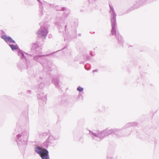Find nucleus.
Segmentation results:
<instances>
[{"mask_svg":"<svg viewBox=\"0 0 159 159\" xmlns=\"http://www.w3.org/2000/svg\"><path fill=\"white\" fill-rule=\"evenodd\" d=\"M35 150L42 159H49L48 152L46 149L38 147L35 148Z\"/></svg>","mask_w":159,"mask_h":159,"instance_id":"f257e3e1","label":"nucleus"},{"mask_svg":"<svg viewBox=\"0 0 159 159\" xmlns=\"http://www.w3.org/2000/svg\"><path fill=\"white\" fill-rule=\"evenodd\" d=\"M1 38L3 39L6 42H9L11 43H15V42L13 40L11 37H7L6 35H3L2 36Z\"/></svg>","mask_w":159,"mask_h":159,"instance_id":"f03ea898","label":"nucleus"},{"mask_svg":"<svg viewBox=\"0 0 159 159\" xmlns=\"http://www.w3.org/2000/svg\"><path fill=\"white\" fill-rule=\"evenodd\" d=\"M9 46L10 47L12 50L17 49L18 48V46L17 45H9Z\"/></svg>","mask_w":159,"mask_h":159,"instance_id":"7ed1b4c3","label":"nucleus"},{"mask_svg":"<svg viewBox=\"0 0 159 159\" xmlns=\"http://www.w3.org/2000/svg\"><path fill=\"white\" fill-rule=\"evenodd\" d=\"M77 90L80 92H81L83 90V89L80 87H79L77 88Z\"/></svg>","mask_w":159,"mask_h":159,"instance_id":"20e7f679","label":"nucleus"},{"mask_svg":"<svg viewBox=\"0 0 159 159\" xmlns=\"http://www.w3.org/2000/svg\"><path fill=\"white\" fill-rule=\"evenodd\" d=\"M112 34H114L115 33V31L114 30H112Z\"/></svg>","mask_w":159,"mask_h":159,"instance_id":"39448f33","label":"nucleus"}]
</instances>
